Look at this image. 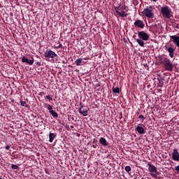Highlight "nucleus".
<instances>
[{"label":"nucleus","mask_w":179,"mask_h":179,"mask_svg":"<svg viewBox=\"0 0 179 179\" xmlns=\"http://www.w3.org/2000/svg\"><path fill=\"white\" fill-rule=\"evenodd\" d=\"M160 12L165 19H170V17H171V8H170L169 6L162 7Z\"/></svg>","instance_id":"f257e3e1"},{"label":"nucleus","mask_w":179,"mask_h":179,"mask_svg":"<svg viewBox=\"0 0 179 179\" xmlns=\"http://www.w3.org/2000/svg\"><path fill=\"white\" fill-rule=\"evenodd\" d=\"M153 7L152 6H147L145 8L143 9L142 13L144 15V16H146V17H148V19H152L155 17V13H153V10H152Z\"/></svg>","instance_id":"f03ea898"},{"label":"nucleus","mask_w":179,"mask_h":179,"mask_svg":"<svg viewBox=\"0 0 179 179\" xmlns=\"http://www.w3.org/2000/svg\"><path fill=\"white\" fill-rule=\"evenodd\" d=\"M125 9H127V6L123 5V6H120L119 7H115V10L116 12V13H117V15H119V16H121V17H127V16H128V13H125Z\"/></svg>","instance_id":"7ed1b4c3"},{"label":"nucleus","mask_w":179,"mask_h":179,"mask_svg":"<svg viewBox=\"0 0 179 179\" xmlns=\"http://www.w3.org/2000/svg\"><path fill=\"white\" fill-rule=\"evenodd\" d=\"M148 166V170L150 173V176H152L153 178H157V176H159V173H157V169H156V166L150 164H149Z\"/></svg>","instance_id":"20e7f679"},{"label":"nucleus","mask_w":179,"mask_h":179,"mask_svg":"<svg viewBox=\"0 0 179 179\" xmlns=\"http://www.w3.org/2000/svg\"><path fill=\"white\" fill-rule=\"evenodd\" d=\"M162 65H164V68L166 71L173 72V63L170 61V59H168Z\"/></svg>","instance_id":"39448f33"},{"label":"nucleus","mask_w":179,"mask_h":179,"mask_svg":"<svg viewBox=\"0 0 179 179\" xmlns=\"http://www.w3.org/2000/svg\"><path fill=\"white\" fill-rule=\"evenodd\" d=\"M45 58H55L58 57V55L52 50H46L44 53Z\"/></svg>","instance_id":"423d86ee"},{"label":"nucleus","mask_w":179,"mask_h":179,"mask_svg":"<svg viewBox=\"0 0 179 179\" xmlns=\"http://www.w3.org/2000/svg\"><path fill=\"white\" fill-rule=\"evenodd\" d=\"M138 38L144 41H148L149 40V34L146 32L141 31L138 32Z\"/></svg>","instance_id":"0eeeda50"},{"label":"nucleus","mask_w":179,"mask_h":179,"mask_svg":"<svg viewBox=\"0 0 179 179\" xmlns=\"http://www.w3.org/2000/svg\"><path fill=\"white\" fill-rule=\"evenodd\" d=\"M80 108L78 110L80 114H82V115H83V117H87L88 115V110L87 109H86V106L82 105V103H80Z\"/></svg>","instance_id":"6e6552de"},{"label":"nucleus","mask_w":179,"mask_h":179,"mask_svg":"<svg viewBox=\"0 0 179 179\" xmlns=\"http://www.w3.org/2000/svg\"><path fill=\"white\" fill-rule=\"evenodd\" d=\"M22 62L24 64H28V65H33L34 64V58L31 57V59L26 58V57L23 56L22 57Z\"/></svg>","instance_id":"1a4fd4ad"},{"label":"nucleus","mask_w":179,"mask_h":179,"mask_svg":"<svg viewBox=\"0 0 179 179\" xmlns=\"http://www.w3.org/2000/svg\"><path fill=\"white\" fill-rule=\"evenodd\" d=\"M171 41L176 45V47L179 48V36L176 35L170 36Z\"/></svg>","instance_id":"9d476101"},{"label":"nucleus","mask_w":179,"mask_h":179,"mask_svg":"<svg viewBox=\"0 0 179 179\" xmlns=\"http://www.w3.org/2000/svg\"><path fill=\"white\" fill-rule=\"evenodd\" d=\"M172 159L175 162H179V152L178 150L174 149L172 152Z\"/></svg>","instance_id":"9b49d317"},{"label":"nucleus","mask_w":179,"mask_h":179,"mask_svg":"<svg viewBox=\"0 0 179 179\" xmlns=\"http://www.w3.org/2000/svg\"><path fill=\"white\" fill-rule=\"evenodd\" d=\"M135 27H139L140 29H143L145 27V23H143V21L141 20H138L134 22Z\"/></svg>","instance_id":"f8f14e48"},{"label":"nucleus","mask_w":179,"mask_h":179,"mask_svg":"<svg viewBox=\"0 0 179 179\" xmlns=\"http://www.w3.org/2000/svg\"><path fill=\"white\" fill-rule=\"evenodd\" d=\"M166 50H167L169 54V57H171V58H174V51H176V50L171 47H167L165 46Z\"/></svg>","instance_id":"ddd939ff"},{"label":"nucleus","mask_w":179,"mask_h":179,"mask_svg":"<svg viewBox=\"0 0 179 179\" xmlns=\"http://www.w3.org/2000/svg\"><path fill=\"white\" fill-rule=\"evenodd\" d=\"M169 59L164 55H160L159 57V64H162V65L165 63V62Z\"/></svg>","instance_id":"4468645a"},{"label":"nucleus","mask_w":179,"mask_h":179,"mask_svg":"<svg viewBox=\"0 0 179 179\" xmlns=\"http://www.w3.org/2000/svg\"><path fill=\"white\" fill-rule=\"evenodd\" d=\"M99 143L102 145V146H108V142H107V140L104 138V137H101L99 139Z\"/></svg>","instance_id":"2eb2a0df"},{"label":"nucleus","mask_w":179,"mask_h":179,"mask_svg":"<svg viewBox=\"0 0 179 179\" xmlns=\"http://www.w3.org/2000/svg\"><path fill=\"white\" fill-rule=\"evenodd\" d=\"M136 131L140 134V135H143L145 134V129L141 126H137L136 128Z\"/></svg>","instance_id":"dca6fc26"},{"label":"nucleus","mask_w":179,"mask_h":179,"mask_svg":"<svg viewBox=\"0 0 179 179\" xmlns=\"http://www.w3.org/2000/svg\"><path fill=\"white\" fill-rule=\"evenodd\" d=\"M135 40L140 47H145V41H143V39H141L139 38H136Z\"/></svg>","instance_id":"f3484780"},{"label":"nucleus","mask_w":179,"mask_h":179,"mask_svg":"<svg viewBox=\"0 0 179 179\" xmlns=\"http://www.w3.org/2000/svg\"><path fill=\"white\" fill-rule=\"evenodd\" d=\"M57 136V134L54 133H50L49 134V142L50 143H52L54 142V139H55V137Z\"/></svg>","instance_id":"a211bd4d"},{"label":"nucleus","mask_w":179,"mask_h":179,"mask_svg":"<svg viewBox=\"0 0 179 179\" xmlns=\"http://www.w3.org/2000/svg\"><path fill=\"white\" fill-rule=\"evenodd\" d=\"M82 61H83L82 58L77 59L75 62L76 65L77 66H80V65L82 64Z\"/></svg>","instance_id":"6ab92c4d"},{"label":"nucleus","mask_w":179,"mask_h":179,"mask_svg":"<svg viewBox=\"0 0 179 179\" xmlns=\"http://www.w3.org/2000/svg\"><path fill=\"white\" fill-rule=\"evenodd\" d=\"M50 114L53 118H58V113H57V112L52 110V112H50Z\"/></svg>","instance_id":"aec40b11"},{"label":"nucleus","mask_w":179,"mask_h":179,"mask_svg":"<svg viewBox=\"0 0 179 179\" xmlns=\"http://www.w3.org/2000/svg\"><path fill=\"white\" fill-rule=\"evenodd\" d=\"M20 104H21L22 107H26V108L28 107L27 102H26L24 101H20Z\"/></svg>","instance_id":"412c9836"},{"label":"nucleus","mask_w":179,"mask_h":179,"mask_svg":"<svg viewBox=\"0 0 179 179\" xmlns=\"http://www.w3.org/2000/svg\"><path fill=\"white\" fill-rule=\"evenodd\" d=\"M113 93H120V88L119 87H115L112 89Z\"/></svg>","instance_id":"4be33fe9"},{"label":"nucleus","mask_w":179,"mask_h":179,"mask_svg":"<svg viewBox=\"0 0 179 179\" xmlns=\"http://www.w3.org/2000/svg\"><path fill=\"white\" fill-rule=\"evenodd\" d=\"M48 110H49V113H51L54 110H52V106L51 105H48L47 106Z\"/></svg>","instance_id":"5701e85b"},{"label":"nucleus","mask_w":179,"mask_h":179,"mask_svg":"<svg viewBox=\"0 0 179 179\" xmlns=\"http://www.w3.org/2000/svg\"><path fill=\"white\" fill-rule=\"evenodd\" d=\"M138 118H139V120H141L142 121V122H143V121H145V117L143 115H140Z\"/></svg>","instance_id":"b1692460"},{"label":"nucleus","mask_w":179,"mask_h":179,"mask_svg":"<svg viewBox=\"0 0 179 179\" xmlns=\"http://www.w3.org/2000/svg\"><path fill=\"white\" fill-rule=\"evenodd\" d=\"M46 99L49 100V101H52V96H51V95H47Z\"/></svg>","instance_id":"393cba45"},{"label":"nucleus","mask_w":179,"mask_h":179,"mask_svg":"<svg viewBox=\"0 0 179 179\" xmlns=\"http://www.w3.org/2000/svg\"><path fill=\"white\" fill-rule=\"evenodd\" d=\"M125 171H126L127 173H129V171H131V166H127L125 167Z\"/></svg>","instance_id":"a878e982"},{"label":"nucleus","mask_w":179,"mask_h":179,"mask_svg":"<svg viewBox=\"0 0 179 179\" xmlns=\"http://www.w3.org/2000/svg\"><path fill=\"white\" fill-rule=\"evenodd\" d=\"M11 169H13V170H17V166L15 164H12Z\"/></svg>","instance_id":"bb28decb"},{"label":"nucleus","mask_w":179,"mask_h":179,"mask_svg":"<svg viewBox=\"0 0 179 179\" xmlns=\"http://www.w3.org/2000/svg\"><path fill=\"white\" fill-rule=\"evenodd\" d=\"M62 48V44L59 43V45H57V46H55V48L58 49V48Z\"/></svg>","instance_id":"cd10ccee"},{"label":"nucleus","mask_w":179,"mask_h":179,"mask_svg":"<svg viewBox=\"0 0 179 179\" xmlns=\"http://www.w3.org/2000/svg\"><path fill=\"white\" fill-rule=\"evenodd\" d=\"M175 170H176V171H178V173H179V165H178L175 167Z\"/></svg>","instance_id":"c85d7f7f"},{"label":"nucleus","mask_w":179,"mask_h":179,"mask_svg":"<svg viewBox=\"0 0 179 179\" xmlns=\"http://www.w3.org/2000/svg\"><path fill=\"white\" fill-rule=\"evenodd\" d=\"M36 65H37L38 66H41V62H37L36 63Z\"/></svg>","instance_id":"c756f323"},{"label":"nucleus","mask_w":179,"mask_h":179,"mask_svg":"<svg viewBox=\"0 0 179 179\" xmlns=\"http://www.w3.org/2000/svg\"><path fill=\"white\" fill-rule=\"evenodd\" d=\"M5 149H6V150H9V149H10V146L7 145L5 147Z\"/></svg>","instance_id":"7c9ffc66"},{"label":"nucleus","mask_w":179,"mask_h":179,"mask_svg":"<svg viewBox=\"0 0 179 179\" xmlns=\"http://www.w3.org/2000/svg\"><path fill=\"white\" fill-rule=\"evenodd\" d=\"M134 5H138V1L136 0H133Z\"/></svg>","instance_id":"2f4dec72"},{"label":"nucleus","mask_w":179,"mask_h":179,"mask_svg":"<svg viewBox=\"0 0 179 179\" xmlns=\"http://www.w3.org/2000/svg\"><path fill=\"white\" fill-rule=\"evenodd\" d=\"M92 148H94V149H96V148H97V145H96V144L93 145H92Z\"/></svg>","instance_id":"473e14b6"},{"label":"nucleus","mask_w":179,"mask_h":179,"mask_svg":"<svg viewBox=\"0 0 179 179\" xmlns=\"http://www.w3.org/2000/svg\"><path fill=\"white\" fill-rule=\"evenodd\" d=\"M152 2H157V0H151Z\"/></svg>","instance_id":"72a5a7b5"},{"label":"nucleus","mask_w":179,"mask_h":179,"mask_svg":"<svg viewBox=\"0 0 179 179\" xmlns=\"http://www.w3.org/2000/svg\"><path fill=\"white\" fill-rule=\"evenodd\" d=\"M94 142H97V140H96V138H94Z\"/></svg>","instance_id":"f704fd0d"},{"label":"nucleus","mask_w":179,"mask_h":179,"mask_svg":"<svg viewBox=\"0 0 179 179\" xmlns=\"http://www.w3.org/2000/svg\"><path fill=\"white\" fill-rule=\"evenodd\" d=\"M71 128H73V125H71Z\"/></svg>","instance_id":"c9c22d12"}]
</instances>
